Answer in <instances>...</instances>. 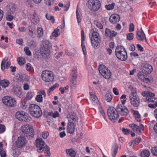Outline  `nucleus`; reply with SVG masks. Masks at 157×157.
I'll list each match as a JSON object with an SVG mask.
<instances>
[{
  "mask_svg": "<svg viewBox=\"0 0 157 157\" xmlns=\"http://www.w3.org/2000/svg\"><path fill=\"white\" fill-rule=\"evenodd\" d=\"M21 131L27 136H33V129L30 125L26 124L23 125L21 128Z\"/></svg>",
  "mask_w": 157,
  "mask_h": 157,
  "instance_id": "nucleus-13",
  "label": "nucleus"
},
{
  "mask_svg": "<svg viewBox=\"0 0 157 157\" xmlns=\"http://www.w3.org/2000/svg\"><path fill=\"white\" fill-rule=\"evenodd\" d=\"M42 43L43 46L40 49L41 54L42 56L48 55L52 48V45L50 42L48 40H44Z\"/></svg>",
  "mask_w": 157,
  "mask_h": 157,
  "instance_id": "nucleus-6",
  "label": "nucleus"
},
{
  "mask_svg": "<svg viewBox=\"0 0 157 157\" xmlns=\"http://www.w3.org/2000/svg\"><path fill=\"white\" fill-rule=\"evenodd\" d=\"M115 55L119 59L123 61H125L128 57L126 51L122 46L117 47L115 50Z\"/></svg>",
  "mask_w": 157,
  "mask_h": 157,
  "instance_id": "nucleus-2",
  "label": "nucleus"
},
{
  "mask_svg": "<svg viewBox=\"0 0 157 157\" xmlns=\"http://www.w3.org/2000/svg\"><path fill=\"white\" fill-rule=\"evenodd\" d=\"M33 97V95L32 92H29L26 94V97L24 99L27 101H28L31 100Z\"/></svg>",
  "mask_w": 157,
  "mask_h": 157,
  "instance_id": "nucleus-43",
  "label": "nucleus"
},
{
  "mask_svg": "<svg viewBox=\"0 0 157 157\" xmlns=\"http://www.w3.org/2000/svg\"><path fill=\"white\" fill-rule=\"evenodd\" d=\"M30 77L28 75H25V76L24 80L26 82H28L30 81Z\"/></svg>",
  "mask_w": 157,
  "mask_h": 157,
  "instance_id": "nucleus-64",
  "label": "nucleus"
},
{
  "mask_svg": "<svg viewBox=\"0 0 157 157\" xmlns=\"http://www.w3.org/2000/svg\"><path fill=\"white\" fill-rule=\"evenodd\" d=\"M54 74L51 71L45 70L42 71L41 74L42 79L45 82H52L54 79Z\"/></svg>",
  "mask_w": 157,
  "mask_h": 157,
  "instance_id": "nucleus-7",
  "label": "nucleus"
},
{
  "mask_svg": "<svg viewBox=\"0 0 157 157\" xmlns=\"http://www.w3.org/2000/svg\"><path fill=\"white\" fill-rule=\"evenodd\" d=\"M118 146L117 144H114L112 146L111 150L115 151L117 152V151Z\"/></svg>",
  "mask_w": 157,
  "mask_h": 157,
  "instance_id": "nucleus-56",
  "label": "nucleus"
},
{
  "mask_svg": "<svg viewBox=\"0 0 157 157\" xmlns=\"http://www.w3.org/2000/svg\"><path fill=\"white\" fill-rule=\"evenodd\" d=\"M135 26L133 23H131L129 25V31L130 32H132L134 31Z\"/></svg>",
  "mask_w": 157,
  "mask_h": 157,
  "instance_id": "nucleus-57",
  "label": "nucleus"
},
{
  "mask_svg": "<svg viewBox=\"0 0 157 157\" xmlns=\"http://www.w3.org/2000/svg\"><path fill=\"white\" fill-rule=\"evenodd\" d=\"M77 85V79H71L70 86L73 87H75Z\"/></svg>",
  "mask_w": 157,
  "mask_h": 157,
  "instance_id": "nucleus-49",
  "label": "nucleus"
},
{
  "mask_svg": "<svg viewBox=\"0 0 157 157\" xmlns=\"http://www.w3.org/2000/svg\"><path fill=\"white\" fill-rule=\"evenodd\" d=\"M129 99L131 104L134 107H138L140 104V99L137 95L136 90L133 89L129 95Z\"/></svg>",
  "mask_w": 157,
  "mask_h": 157,
  "instance_id": "nucleus-9",
  "label": "nucleus"
},
{
  "mask_svg": "<svg viewBox=\"0 0 157 157\" xmlns=\"http://www.w3.org/2000/svg\"><path fill=\"white\" fill-rule=\"evenodd\" d=\"M132 112L136 120L138 122L140 121V117L139 112L137 111L134 110H132Z\"/></svg>",
  "mask_w": 157,
  "mask_h": 157,
  "instance_id": "nucleus-37",
  "label": "nucleus"
},
{
  "mask_svg": "<svg viewBox=\"0 0 157 157\" xmlns=\"http://www.w3.org/2000/svg\"><path fill=\"white\" fill-rule=\"evenodd\" d=\"M120 20V18L119 15L117 14L112 15L109 18L110 22L113 24H115L118 22Z\"/></svg>",
  "mask_w": 157,
  "mask_h": 157,
  "instance_id": "nucleus-23",
  "label": "nucleus"
},
{
  "mask_svg": "<svg viewBox=\"0 0 157 157\" xmlns=\"http://www.w3.org/2000/svg\"><path fill=\"white\" fill-rule=\"evenodd\" d=\"M29 111L30 114L35 117H40L42 114L40 107L35 104H32L30 105Z\"/></svg>",
  "mask_w": 157,
  "mask_h": 157,
  "instance_id": "nucleus-4",
  "label": "nucleus"
},
{
  "mask_svg": "<svg viewBox=\"0 0 157 157\" xmlns=\"http://www.w3.org/2000/svg\"><path fill=\"white\" fill-rule=\"evenodd\" d=\"M38 94L36 95V100L39 102H41L43 101V96L44 97L46 96V93L44 90H41L38 93Z\"/></svg>",
  "mask_w": 157,
  "mask_h": 157,
  "instance_id": "nucleus-26",
  "label": "nucleus"
},
{
  "mask_svg": "<svg viewBox=\"0 0 157 157\" xmlns=\"http://www.w3.org/2000/svg\"><path fill=\"white\" fill-rule=\"evenodd\" d=\"M90 40L92 46L94 48H96L100 41L98 33L96 32H93L92 33Z\"/></svg>",
  "mask_w": 157,
  "mask_h": 157,
  "instance_id": "nucleus-14",
  "label": "nucleus"
},
{
  "mask_svg": "<svg viewBox=\"0 0 157 157\" xmlns=\"http://www.w3.org/2000/svg\"><path fill=\"white\" fill-rule=\"evenodd\" d=\"M148 106L150 108L155 109L157 107V102H155L154 104H149Z\"/></svg>",
  "mask_w": 157,
  "mask_h": 157,
  "instance_id": "nucleus-63",
  "label": "nucleus"
},
{
  "mask_svg": "<svg viewBox=\"0 0 157 157\" xmlns=\"http://www.w3.org/2000/svg\"><path fill=\"white\" fill-rule=\"evenodd\" d=\"M30 19L32 24L36 25L40 21V19L36 12H34L33 15L30 16Z\"/></svg>",
  "mask_w": 157,
  "mask_h": 157,
  "instance_id": "nucleus-20",
  "label": "nucleus"
},
{
  "mask_svg": "<svg viewBox=\"0 0 157 157\" xmlns=\"http://www.w3.org/2000/svg\"><path fill=\"white\" fill-rule=\"evenodd\" d=\"M26 70L27 71L30 72L31 73H33L34 71L33 68L31 64L27 63L26 64Z\"/></svg>",
  "mask_w": 157,
  "mask_h": 157,
  "instance_id": "nucleus-39",
  "label": "nucleus"
},
{
  "mask_svg": "<svg viewBox=\"0 0 157 157\" xmlns=\"http://www.w3.org/2000/svg\"><path fill=\"white\" fill-rule=\"evenodd\" d=\"M48 114L49 115L54 118L58 117L59 115V114L58 111H55V112L51 111L49 112Z\"/></svg>",
  "mask_w": 157,
  "mask_h": 157,
  "instance_id": "nucleus-41",
  "label": "nucleus"
},
{
  "mask_svg": "<svg viewBox=\"0 0 157 157\" xmlns=\"http://www.w3.org/2000/svg\"><path fill=\"white\" fill-rule=\"evenodd\" d=\"M2 101L6 106L10 108L15 107L17 104L15 98L9 96L4 97L2 98Z\"/></svg>",
  "mask_w": 157,
  "mask_h": 157,
  "instance_id": "nucleus-8",
  "label": "nucleus"
},
{
  "mask_svg": "<svg viewBox=\"0 0 157 157\" xmlns=\"http://www.w3.org/2000/svg\"><path fill=\"white\" fill-rule=\"evenodd\" d=\"M55 0H44L45 3L47 5L50 6L54 3Z\"/></svg>",
  "mask_w": 157,
  "mask_h": 157,
  "instance_id": "nucleus-47",
  "label": "nucleus"
},
{
  "mask_svg": "<svg viewBox=\"0 0 157 157\" xmlns=\"http://www.w3.org/2000/svg\"><path fill=\"white\" fill-rule=\"evenodd\" d=\"M23 87L25 90H28L29 89L30 86L28 83H25L24 84Z\"/></svg>",
  "mask_w": 157,
  "mask_h": 157,
  "instance_id": "nucleus-61",
  "label": "nucleus"
},
{
  "mask_svg": "<svg viewBox=\"0 0 157 157\" xmlns=\"http://www.w3.org/2000/svg\"><path fill=\"white\" fill-rule=\"evenodd\" d=\"M8 59V57H6L2 60L1 64V68L3 71L5 69V68H8L10 65V62H8L6 63V66H5V64Z\"/></svg>",
  "mask_w": 157,
  "mask_h": 157,
  "instance_id": "nucleus-29",
  "label": "nucleus"
},
{
  "mask_svg": "<svg viewBox=\"0 0 157 157\" xmlns=\"http://www.w3.org/2000/svg\"><path fill=\"white\" fill-rule=\"evenodd\" d=\"M0 85L2 87L5 88L9 86L10 85V82L6 79L2 80L0 82Z\"/></svg>",
  "mask_w": 157,
  "mask_h": 157,
  "instance_id": "nucleus-36",
  "label": "nucleus"
},
{
  "mask_svg": "<svg viewBox=\"0 0 157 157\" xmlns=\"http://www.w3.org/2000/svg\"><path fill=\"white\" fill-rule=\"evenodd\" d=\"M27 101L24 99L21 102L20 106L21 108L23 110L25 109L27 107L29 104L27 102Z\"/></svg>",
  "mask_w": 157,
  "mask_h": 157,
  "instance_id": "nucleus-35",
  "label": "nucleus"
},
{
  "mask_svg": "<svg viewBox=\"0 0 157 157\" xmlns=\"http://www.w3.org/2000/svg\"><path fill=\"white\" fill-rule=\"evenodd\" d=\"M6 130V127L2 124H0V134L3 133Z\"/></svg>",
  "mask_w": 157,
  "mask_h": 157,
  "instance_id": "nucleus-54",
  "label": "nucleus"
},
{
  "mask_svg": "<svg viewBox=\"0 0 157 157\" xmlns=\"http://www.w3.org/2000/svg\"><path fill=\"white\" fill-rule=\"evenodd\" d=\"M151 151L153 155L157 156V146L152 147L151 149Z\"/></svg>",
  "mask_w": 157,
  "mask_h": 157,
  "instance_id": "nucleus-48",
  "label": "nucleus"
},
{
  "mask_svg": "<svg viewBox=\"0 0 157 157\" xmlns=\"http://www.w3.org/2000/svg\"><path fill=\"white\" fill-rule=\"evenodd\" d=\"M46 17L48 20H52V23H54L55 22V19H54V17L53 16L48 13H47L46 15Z\"/></svg>",
  "mask_w": 157,
  "mask_h": 157,
  "instance_id": "nucleus-46",
  "label": "nucleus"
},
{
  "mask_svg": "<svg viewBox=\"0 0 157 157\" xmlns=\"http://www.w3.org/2000/svg\"><path fill=\"white\" fill-rule=\"evenodd\" d=\"M138 78L144 83H149L152 82V80L149 79L148 78H145L144 74L143 72H140L138 73Z\"/></svg>",
  "mask_w": 157,
  "mask_h": 157,
  "instance_id": "nucleus-21",
  "label": "nucleus"
},
{
  "mask_svg": "<svg viewBox=\"0 0 157 157\" xmlns=\"http://www.w3.org/2000/svg\"><path fill=\"white\" fill-rule=\"evenodd\" d=\"M120 98L121 99V102L122 104L123 105H124L126 100V96L124 94L122 95Z\"/></svg>",
  "mask_w": 157,
  "mask_h": 157,
  "instance_id": "nucleus-50",
  "label": "nucleus"
},
{
  "mask_svg": "<svg viewBox=\"0 0 157 157\" xmlns=\"http://www.w3.org/2000/svg\"><path fill=\"white\" fill-rule=\"evenodd\" d=\"M17 61L18 64L20 65H22L26 63L25 59L22 57H19L17 59Z\"/></svg>",
  "mask_w": 157,
  "mask_h": 157,
  "instance_id": "nucleus-44",
  "label": "nucleus"
},
{
  "mask_svg": "<svg viewBox=\"0 0 157 157\" xmlns=\"http://www.w3.org/2000/svg\"><path fill=\"white\" fill-rule=\"evenodd\" d=\"M59 30L58 29H55L52 33L51 36H50V38L51 40H55L56 38L58 37L60 35Z\"/></svg>",
  "mask_w": 157,
  "mask_h": 157,
  "instance_id": "nucleus-30",
  "label": "nucleus"
},
{
  "mask_svg": "<svg viewBox=\"0 0 157 157\" xmlns=\"http://www.w3.org/2000/svg\"><path fill=\"white\" fill-rule=\"evenodd\" d=\"M44 32L43 28L41 27H38L37 29L36 34L38 38H42L44 36Z\"/></svg>",
  "mask_w": 157,
  "mask_h": 157,
  "instance_id": "nucleus-32",
  "label": "nucleus"
},
{
  "mask_svg": "<svg viewBox=\"0 0 157 157\" xmlns=\"http://www.w3.org/2000/svg\"><path fill=\"white\" fill-rule=\"evenodd\" d=\"M27 29L25 27H21L18 28V30L20 33H24L26 31Z\"/></svg>",
  "mask_w": 157,
  "mask_h": 157,
  "instance_id": "nucleus-55",
  "label": "nucleus"
},
{
  "mask_svg": "<svg viewBox=\"0 0 157 157\" xmlns=\"http://www.w3.org/2000/svg\"><path fill=\"white\" fill-rule=\"evenodd\" d=\"M141 140V139L140 137H138V138L134 140L133 141V145H135L138 144L140 142Z\"/></svg>",
  "mask_w": 157,
  "mask_h": 157,
  "instance_id": "nucleus-52",
  "label": "nucleus"
},
{
  "mask_svg": "<svg viewBox=\"0 0 157 157\" xmlns=\"http://www.w3.org/2000/svg\"><path fill=\"white\" fill-rule=\"evenodd\" d=\"M86 5L88 8L93 12H96L99 10L101 4L99 0H89Z\"/></svg>",
  "mask_w": 157,
  "mask_h": 157,
  "instance_id": "nucleus-5",
  "label": "nucleus"
},
{
  "mask_svg": "<svg viewBox=\"0 0 157 157\" xmlns=\"http://www.w3.org/2000/svg\"><path fill=\"white\" fill-rule=\"evenodd\" d=\"M143 71L146 74H149L151 73L153 70L152 66L147 63H144L142 64Z\"/></svg>",
  "mask_w": 157,
  "mask_h": 157,
  "instance_id": "nucleus-18",
  "label": "nucleus"
},
{
  "mask_svg": "<svg viewBox=\"0 0 157 157\" xmlns=\"http://www.w3.org/2000/svg\"><path fill=\"white\" fill-rule=\"evenodd\" d=\"M69 86H67L64 87H61L59 88V90L60 91L62 94H63L65 90H67L68 89Z\"/></svg>",
  "mask_w": 157,
  "mask_h": 157,
  "instance_id": "nucleus-58",
  "label": "nucleus"
},
{
  "mask_svg": "<svg viewBox=\"0 0 157 157\" xmlns=\"http://www.w3.org/2000/svg\"><path fill=\"white\" fill-rule=\"evenodd\" d=\"M112 98L111 94L110 93H106L105 96V99L108 102H110Z\"/></svg>",
  "mask_w": 157,
  "mask_h": 157,
  "instance_id": "nucleus-45",
  "label": "nucleus"
},
{
  "mask_svg": "<svg viewBox=\"0 0 157 157\" xmlns=\"http://www.w3.org/2000/svg\"><path fill=\"white\" fill-rule=\"evenodd\" d=\"M77 71L76 70H73L71 72V79H77Z\"/></svg>",
  "mask_w": 157,
  "mask_h": 157,
  "instance_id": "nucleus-42",
  "label": "nucleus"
},
{
  "mask_svg": "<svg viewBox=\"0 0 157 157\" xmlns=\"http://www.w3.org/2000/svg\"><path fill=\"white\" fill-rule=\"evenodd\" d=\"M150 155V152L148 150H144L142 151L140 155L142 157H148Z\"/></svg>",
  "mask_w": 157,
  "mask_h": 157,
  "instance_id": "nucleus-38",
  "label": "nucleus"
},
{
  "mask_svg": "<svg viewBox=\"0 0 157 157\" xmlns=\"http://www.w3.org/2000/svg\"><path fill=\"white\" fill-rule=\"evenodd\" d=\"M6 19L7 21H11L15 17L13 14L6 13Z\"/></svg>",
  "mask_w": 157,
  "mask_h": 157,
  "instance_id": "nucleus-40",
  "label": "nucleus"
},
{
  "mask_svg": "<svg viewBox=\"0 0 157 157\" xmlns=\"http://www.w3.org/2000/svg\"><path fill=\"white\" fill-rule=\"evenodd\" d=\"M117 110L113 107H110L109 108L107 114L109 119L113 122H115L118 118L119 115Z\"/></svg>",
  "mask_w": 157,
  "mask_h": 157,
  "instance_id": "nucleus-10",
  "label": "nucleus"
},
{
  "mask_svg": "<svg viewBox=\"0 0 157 157\" xmlns=\"http://www.w3.org/2000/svg\"><path fill=\"white\" fill-rule=\"evenodd\" d=\"M16 117L19 121H28L31 119L29 114L23 111L17 112L16 113Z\"/></svg>",
  "mask_w": 157,
  "mask_h": 157,
  "instance_id": "nucleus-12",
  "label": "nucleus"
},
{
  "mask_svg": "<svg viewBox=\"0 0 157 157\" xmlns=\"http://www.w3.org/2000/svg\"><path fill=\"white\" fill-rule=\"evenodd\" d=\"M129 126L134 131L138 133H141L144 131V126L141 124L138 126L135 124H130Z\"/></svg>",
  "mask_w": 157,
  "mask_h": 157,
  "instance_id": "nucleus-17",
  "label": "nucleus"
},
{
  "mask_svg": "<svg viewBox=\"0 0 157 157\" xmlns=\"http://www.w3.org/2000/svg\"><path fill=\"white\" fill-rule=\"evenodd\" d=\"M49 136V133L47 132H44L42 133V136L44 139H46Z\"/></svg>",
  "mask_w": 157,
  "mask_h": 157,
  "instance_id": "nucleus-62",
  "label": "nucleus"
},
{
  "mask_svg": "<svg viewBox=\"0 0 157 157\" xmlns=\"http://www.w3.org/2000/svg\"><path fill=\"white\" fill-rule=\"evenodd\" d=\"M16 10L15 4L10 3L7 5L5 9V13L14 14Z\"/></svg>",
  "mask_w": 157,
  "mask_h": 157,
  "instance_id": "nucleus-16",
  "label": "nucleus"
},
{
  "mask_svg": "<svg viewBox=\"0 0 157 157\" xmlns=\"http://www.w3.org/2000/svg\"><path fill=\"white\" fill-rule=\"evenodd\" d=\"M28 28L29 30L28 33L29 36L32 38L34 37L36 35L35 28L32 26H29Z\"/></svg>",
  "mask_w": 157,
  "mask_h": 157,
  "instance_id": "nucleus-33",
  "label": "nucleus"
},
{
  "mask_svg": "<svg viewBox=\"0 0 157 157\" xmlns=\"http://www.w3.org/2000/svg\"><path fill=\"white\" fill-rule=\"evenodd\" d=\"M44 142L42 141V139L38 138L36 140V147L37 151L40 153L44 150L46 157H50L51 153L50 152V148L47 145H45L44 147Z\"/></svg>",
  "mask_w": 157,
  "mask_h": 157,
  "instance_id": "nucleus-1",
  "label": "nucleus"
},
{
  "mask_svg": "<svg viewBox=\"0 0 157 157\" xmlns=\"http://www.w3.org/2000/svg\"><path fill=\"white\" fill-rule=\"evenodd\" d=\"M105 8L108 10H110L113 9L114 8V5L113 4H109L105 6Z\"/></svg>",
  "mask_w": 157,
  "mask_h": 157,
  "instance_id": "nucleus-60",
  "label": "nucleus"
},
{
  "mask_svg": "<svg viewBox=\"0 0 157 157\" xmlns=\"http://www.w3.org/2000/svg\"><path fill=\"white\" fill-rule=\"evenodd\" d=\"M90 100L92 103L94 105H98L99 104V101L95 94L90 93Z\"/></svg>",
  "mask_w": 157,
  "mask_h": 157,
  "instance_id": "nucleus-28",
  "label": "nucleus"
},
{
  "mask_svg": "<svg viewBox=\"0 0 157 157\" xmlns=\"http://www.w3.org/2000/svg\"><path fill=\"white\" fill-rule=\"evenodd\" d=\"M134 38V34L132 33H130L127 34V39L129 40H133Z\"/></svg>",
  "mask_w": 157,
  "mask_h": 157,
  "instance_id": "nucleus-51",
  "label": "nucleus"
},
{
  "mask_svg": "<svg viewBox=\"0 0 157 157\" xmlns=\"http://www.w3.org/2000/svg\"><path fill=\"white\" fill-rule=\"evenodd\" d=\"M27 143V140L23 136H20L18 137L17 140L16 142V145L17 148L13 147L12 150L14 154L16 155H18V148H22L24 147Z\"/></svg>",
  "mask_w": 157,
  "mask_h": 157,
  "instance_id": "nucleus-3",
  "label": "nucleus"
},
{
  "mask_svg": "<svg viewBox=\"0 0 157 157\" xmlns=\"http://www.w3.org/2000/svg\"><path fill=\"white\" fill-rule=\"evenodd\" d=\"M100 73L105 79H108L111 77V72L105 66L101 65L99 67Z\"/></svg>",
  "mask_w": 157,
  "mask_h": 157,
  "instance_id": "nucleus-11",
  "label": "nucleus"
},
{
  "mask_svg": "<svg viewBox=\"0 0 157 157\" xmlns=\"http://www.w3.org/2000/svg\"><path fill=\"white\" fill-rule=\"evenodd\" d=\"M82 14L81 10L77 8L76 11V16L78 23L79 25L82 20Z\"/></svg>",
  "mask_w": 157,
  "mask_h": 157,
  "instance_id": "nucleus-31",
  "label": "nucleus"
},
{
  "mask_svg": "<svg viewBox=\"0 0 157 157\" xmlns=\"http://www.w3.org/2000/svg\"><path fill=\"white\" fill-rule=\"evenodd\" d=\"M75 124L72 122L69 121L68 124L67 130L68 133L73 134L75 131Z\"/></svg>",
  "mask_w": 157,
  "mask_h": 157,
  "instance_id": "nucleus-25",
  "label": "nucleus"
},
{
  "mask_svg": "<svg viewBox=\"0 0 157 157\" xmlns=\"http://www.w3.org/2000/svg\"><path fill=\"white\" fill-rule=\"evenodd\" d=\"M117 35V33L115 31L110 30L107 28L105 30V35L106 36L112 38L116 36Z\"/></svg>",
  "mask_w": 157,
  "mask_h": 157,
  "instance_id": "nucleus-27",
  "label": "nucleus"
},
{
  "mask_svg": "<svg viewBox=\"0 0 157 157\" xmlns=\"http://www.w3.org/2000/svg\"><path fill=\"white\" fill-rule=\"evenodd\" d=\"M142 95L144 97H146V101L154 102L156 99L154 97L155 94L151 92L148 91H144L142 93Z\"/></svg>",
  "mask_w": 157,
  "mask_h": 157,
  "instance_id": "nucleus-15",
  "label": "nucleus"
},
{
  "mask_svg": "<svg viewBox=\"0 0 157 157\" xmlns=\"http://www.w3.org/2000/svg\"><path fill=\"white\" fill-rule=\"evenodd\" d=\"M0 155L1 157H6V153L2 148H0Z\"/></svg>",
  "mask_w": 157,
  "mask_h": 157,
  "instance_id": "nucleus-59",
  "label": "nucleus"
},
{
  "mask_svg": "<svg viewBox=\"0 0 157 157\" xmlns=\"http://www.w3.org/2000/svg\"><path fill=\"white\" fill-rule=\"evenodd\" d=\"M117 109V112H119L122 115L126 116L128 113L127 108L125 106L118 105Z\"/></svg>",
  "mask_w": 157,
  "mask_h": 157,
  "instance_id": "nucleus-19",
  "label": "nucleus"
},
{
  "mask_svg": "<svg viewBox=\"0 0 157 157\" xmlns=\"http://www.w3.org/2000/svg\"><path fill=\"white\" fill-rule=\"evenodd\" d=\"M66 153L71 157H75L76 152L72 149H67L66 150Z\"/></svg>",
  "mask_w": 157,
  "mask_h": 157,
  "instance_id": "nucleus-34",
  "label": "nucleus"
},
{
  "mask_svg": "<svg viewBox=\"0 0 157 157\" xmlns=\"http://www.w3.org/2000/svg\"><path fill=\"white\" fill-rule=\"evenodd\" d=\"M24 50L27 55L29 56L31 55V53L28 47H25L24 48Z\"/></svg>",
  "mask_w": 157,
  "mask_h": 157,
  "instance_id": "nucleus-53",
  "label": "nucleus"
},
{
  "mask_svg": "<svg viewBox=\"0 0 157 157\" xmlns=\"http://www.w3.org/2000/svg\"><path fill=\"white\" fill-rule=\"evenodd\" d=\"M81 46L82 50V51L84 55H85V58L86 57V51L85 46L84 45L85 38L84 36V32L83 30H82L81 32Z\"/></svg>",
  "mask_w": 157,
  "mask_h": 157,
  "instance_id": "nucleus-24",
  "label": "nucleus"
},
{
  "mask_svg": "<svg viewBox=\"0 0 157 157\" xmlns=\"http://www.w3.org/2000/svg\"><path fill=\"white\" fill-rule=\"evenodd\" d=\"M136 38L138 40L143 41L144 39L145 38V41L147 43V41L146 39L145 35L142 30V29L140 31H138L136 34Z\"/></svg>",
  "mask_w": 157,
  "mask_h": 157,
  "instance_id": "nucleus-22",
  "label": "nucleus"
}]
</instances>
